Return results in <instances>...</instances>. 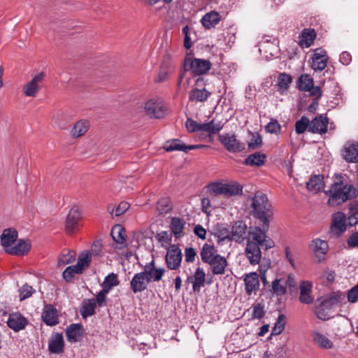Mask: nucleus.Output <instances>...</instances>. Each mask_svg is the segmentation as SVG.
<instances>
[{
  "label": "nucleus",
  "mask_w": 358,
  "mask_h": 358,
  "mask_svg": "<svg viewBox=\"0 0 358 358\" xmlns=\"http://www.w3.org/2000/svg\"><path fill=\"white\" fill-rule=\"evenodd\" d=\"M345 175L335 173L333 182L324 194L329 197L327 204L329 206H338L358 196V189L352 184L345 182Z\"/></svg>",
  "instance_id": "nucleus-1"
},
{
  "label": "nucleus",
  "mask_w": 358,
  "mask_h": 358,
  "mask_svg": "<svg viewBox=\"0 0 358 358\" xmlns=\"http://www.w3.org/2000/svg\"><path fill=\"white\" fill-rule=\"evenodd\" d=\"M252 208L253 215L260 220L264 228H268L271 205L266 195L262 192H257L252 197Z\"/></svg>",
  "instance_id": "nucleus-2"
},
{
  "label": "nucleus",
  "mask_w": 358,
  "mask_h": 358,
  "mask_svg": "<svg viewBox=\"0 0 358 358\" xmlns=\"http://www.w3.org/2000/svg\"><path fill=\"white\" fill-rule=\"evenodd\" d=\"M268 228H264L262 224V228L255 227L249 231V236L247 243H255L262 247H264L265 250H268L274 247V242L266 234V231Z\"/></svg>",
  "instance_id": "nucleus-3"
},
{
  "label": "nucleus",
  "mask_w": 358,
  "mask_h": 358,
  "mask_svg": "<svg viewBox=\"0 0 358 358\" xmlns=\"http://www.w3.org/2000/svg\"><path fill=\"white\" fill-rule=\"evenodd\" d=\"M218 139L224 148L229 152H240L245 150V145L237 139L235 133L219 134Z\"/></svg>",
  "instance_id": "nucleus-4"
},
{
  "label": "nucleus",
  "mask_w": 358,
  "mask_h": 358,
  "mask_svg": "<svg viewBox=\"0 0 358 358\" xmlns=\"http://www.w3.org/2000/svg\"><path fill=\"white\" fill-rule=\"evenodd\" d=\"M189 64V69L194 76H201L206 73L212 67V64L209 60L203 59L194 58L192 59L189 57L185 59V71H187L186 66Z\"/></svg>",
  "instance_id": "nucleus-5"
},
{
  "label": "nucleus",
  "mask_w": 358,
  "mask_h": 358,
  "mask_svg": "<svg viewBox=\"0 0 358 358\" xmlns=\"http://www.w3.org/2000/svg\"><path fill=\"white\" fill-rule=\"evenodd\" d=\"M145 114L150 118L160 119L166 114L164 102L159 99H151L145 103Z\"/></svg>",
  "instance_id": "nucleus-6"
},
{
  "label": "nucleus",
  "mask_w": 358,
  "mask_h": 358,
  "mask_svg": "<svg viewBox=\"0 0 358 358\" xmlns=\"http://www.w3.org/2000/svg\"><path fill=\"white\" fill-rule=\"evenodd\" d=\"M347 218L345 215L342 212H337L332 216V220L330 228V236L332 238H337L347 229Z\"/></svg>",
  "instance_id": "nucleus-7"
},
{
  "label": "nucleus",
  "mask_w": 358,
  "mask_h": 358,
  "mask_svg": "<svg viewBox=\"0 0 358 358\" xmlns=\"http://www.w3.org/2000/svg\"><path fill=\"white\" fill-rule=\"evenodd\" d=\"M182 258V251L177 245H171L169 248L167 249L165 262L169 269H178L180 266Z\"/></svg>",
  "instance_id": "nucleus-8"
},
{
  "label": "nucleus",
  "mask_w": 358,
  "mask_h": 358,
  "mask_svg": "<svg viewBox=\"0 0 358 358\" xmlns=\"http://www.w3.org/2000/svg\"><path fill=\"white\" fill-rule=\"evenodd\" d=\"M249 231L247 224L243 220H238L234 223L231 230V241L236 243H243L247 241L249 236Z\"/></svg>",
  "instance_id": "nucleus-9"
},
{
  "label": "nucleus",
  "mask_w": 358,
  "mask_h": 358,
  "mask_svg": "<svg viewBox=\"0 0 358 358\" xmlns=\"http://www.w3.org/2000/svg\"><path fill=\"white\" fill-rule=\"evenodd\" d=\"M45 77V74L44 72L37 73L29 82L24 85V94L26 96H36L40 89V84L42 83Z\"/></svg>",
  "instance_id": "nucleus-10"
},
{
  "label": "nucleus",
  "mask_w": 358,
  "mask_h": 358,
  "mask_svg": "<svg viewBox=\"0 0 358 358\" xmlns=\"http://www.w3.org/2000/svg\"><path fill=\"white\" fill-rule=\"evenodd\" d=\"M311 59V68L315 71H322L327 66L329 57L324 50L318 48L314 51Z\"/></svg>",
  "instance_id": "nucleus-11"
},
{
  "label": "nucleus",
  "mask_w": 358,
  "mask_h": 358,
  "mask_svg": "<svg viewBox=\"0 0 358 358\" xmlns=\"http://www.w3.org/2000/svg\"><path fill=\"white\" fill-rule=\"evenodd\" d=\"M65 332L67 341L74 343L82 341L85 329L81 324L73 323L66 327Z\"/></svg>",
  "instance_id": "nucleus-12"
},
{
  "label": "nucleus",
  "mask_w": 358,
  "mask_h": 358,
  "mask_svg": "<svg viewBox=\"0 0 358 358\" xmlns=\"http://www.w3.org/2000/svg\"><path fill=\"white\" fill-rule=\"evenodd\" d=\"M328 123L329 119L325 115H319L310 121L308 131L313 134H325L327 131Z\"/></svg>",
  "instance_id": "nucleus-13"
},
{
  "label": "nucleus",
  "mask_w": 358,
  "mask_h": 358,
  "mask_svg": "<svg viewBox=\"0 0 358 358\" xmlns=\"http://www.w3.org/2000/svg\"><path fill=\"white\" fill-rule=\"evenodd\" d=\"M143 271L150 282H158L162 280L165 273L163 268H156L155 262L152 259L150 262L147 263L143 267Z\"/></svg>",
  "instance_id": "nucleus-14"
},
{
  "label": "nucleus",
  "mask_w": 358,
  "mask_h": 358,
  "mask_svg": "<svg viewBox=\"0 0 358 358\" xmlns=\"http://www.w3.org/2000/svg\"><path fill=\"white\" fill-rule=\"evenodd\" d=\"M342 156L349 163L358 162V142L348 141L343 146Z\"/></svg>",
  "instance_id": "nucleus-15"
},
{
  "label": "nucleus",
  "mask_w": 358,
  "mask_h": 358,
  "mask_svg": "<svg viewBox=\"0 0 358 358\" xmlns=\"http://www.w3.org/2000/svg\"><path fill=\"white\" fill-rule=\"evenodd\" d=\"M149 283L150 282L143 271L133 276L130 282L131 289L134 294L143 292L147 289Z\"/></svg>",
  "instance_id": "nucleus-16"
},
{
  "label": "nucleus",
  "mask_w": 358,
  "mask_h": 358,
  "mask_svg": "<svg viewBox=\"0 0 358 358\" xmlns=\"http://www.w3.org/2000/svg\"><path fill=\"white\" fill-rule=\"evenodd\" d=\"M28 324L27 320L20 313H13L9 315L7 325L15 332L24 329Z\"/></svg>",
  "instance_id": "nucleus-17"
},
{
  "label": "nucleus",
  "mask_w": 358,
  "mask_h": 358,
  "mask_svg": "<svg viewBox=\"0 0 358 358\" xmlns=\"http://www.w3.org/2000/svg\"><path fill=\"white\" fill-rule=\"evenodd\" d=\"M311 246L313 251L317 259V262H322L325 259V256L329 250V244L326 241L320 238L314 239L312 241Z\"/></svg>",
  "instance_id": "nucleus-18"
},
{
  "label": "nucleus",
  "mask_w": 358,
  "mask_h": 358,
  "mask_svg": "<svg viewBox=\"0 0 358 358\" xmlns=\"http://www.w3.org/2000/svg\"><path fill=\"white\" fill-rule=\"evenodd\" d=\"M259 245L255 243H247L245 254L249 262L252 265H257L259 263L262 258V252Z\"/></svg>",
  "instance_id": "nucleus-19"
},
{
  "label": "nucleus",
  "mask_w": 358,
  "mask_h": 358,
  "mask_svg": "<svg viewBox=\"0 0 358 358\" xmlns=\"http://www.w3.org/2000/svg\"><path fill=\"white\" fill-rule=\"evenodd\" d=\"M80 219V208L75 206L71 208L66 220V231L67 234H72Z\"/></svg>",
  "instance_id": "nucleus-20"
},
{
  "label": "nucleus",
  "mask_w": 358,
  "mask_h": 358,
  "mask_svg": "<svg viewBox=\"0 0 358 358\" xmlns=\"http://www.w3.org/2000/svg\"><path fill=\"white\" fill-rule=\"evenodd\" d=\"M313 284L310 281L303 280L299 285L300 295L299 301L303 304H310L313 302L314 298L311 295Z\"/></svg>",
  "instance_id": "nucleus-21"
},
{
  "label": "nucleus",
  "mask_w": 358,
  "mask_h": 358,
  "mask_svg": "<svg viewBox=\"0 0 358 358\" xmlns=\"http://www.w3.org/2000/svg\"><path fill=\"white\" fill-rule=\"evenodd\" d=\"M41 317L48 326H55L59 323L57 310L50 304L45 306Z\"/></svg>",
  "instance_id": "nucleus-22"
},
{
  "label": "nucleus",
  "mask_w": 358,
  "mask_h": 358,
  "mask_svg": "<svg viewBox=\"0 0 358 358\" xmlns=\"http://www.w3.org/2000/svg\"><path fill=\"white\" fill-rule=\"evenodd\" d=\"M64 337L62 333L55 334L50 339L48 350L50 353L60 354L64 351Z\"/></svg>",
  "instance_id": "nucleus-23"
},
{
  "label": "nucleus",
  "mask_w": 358,
  "mask_h": 358,
  "mask_svg": "<svg viewBox=\"0 0 358 358\" xmlns=\"http://www.w3.org/2000/svg\"><path fill=\"white\" fill-rule=\"evenodd\" d=\"M334 306L327 298L324 299L315 309L317 317L322 320H327L331 317V310Z\"/></svg>",
  "instance_id": "nucleus-24"
},
{
  "label": "nucleus",
  "mask_w": 358,
  "mask_h": 358,
  "mask_svg": "<svg viewBox=\"0 0 358 358\" xmlns=\"http://www.w3.org/2000/svg\"><path fill=\"white\" fill-rule=\"evenodd\" d=\"M244 282L245 289L248 295H251L253 292L258 290L259 288V276L256 272L246 274Z\"/></svg>",
  "instance_id": "nucleus-25"
},
{
  "label": "nucleus",
  "mask_w": 358,
  "mask_h": 358,
  "mask_svg": "<svg viewBox=\"0 0 358 358\" xmlns=\"http://www.w3.org/2000/svg\"><path fill=\"white\" fill-rule=\"evenodd\" d=\"M31 249V243L28 241L20 240L13 247L6 249V252L13 255L23 256Z\"/></svg>",
  "instance_id": "nucleus-26"
},
{
  "label": "nucleus",
  "mask_w": 358,
  "mask_h": 358,
  "mask_svg": "<svg viewBox=\"0 0 358 358\" xmlns=\"http://www.w3.org/2000/svg\"><path fill=\"white\" fill-rule=\"evenodd\" d=\"M221 20V15L217 11L213 10L206 13L201 18L202 25L208 29L215 27Z\"/></svg>",
  "instance_id": "nucleus-27"
},
{
  "label": "nucleus",
  "mask_w": 358,
  "mask_h": 358,
  "mask_svg": "<svg viewBox=\"0 0 358 358\" xmlns=\"http://www.w3.org/2000/svg\"><path fill=\"white\" fill-rule=\"evenodd\" d=\"M266 155L257 152L248 155L244 160L243 164L248 166H262L265 164Z\"/></svg>",
  "instance_id": "nucleus-28"
},
{
  "label": "nucleus",
  "mask_w": 358,
  "mask_h": 358,
  "mask_svg": "<svg viewBox=\"0 0 358 358\" xmlns=\"http://www.w3.org/2000/svg\"><path fill=\"white\" fill-rule=\"evenodd\" d=\"M211 95V92L206 88H193L189 93V101L192 102H204Z\"/></svg>",
  "instance_id": "nucleus-29"
},
{
  "label": "nucleus",
  "mask_w": 358,
  "mask_h": 358,
  "mask_svg": "<svg viewBox=\"0 0 358 358\" xmlns=\"http://www.w3.org/2000/svg\"><path fill=\"white\" fill-rule=\"evenodd\" d=\"M17 238V231L15 229H6L1 236V243L5 250L14 243Z\"/></svg>",
  "instance_id": "nucleus-30"
},
{
  "label": "nucleus",
  "mask_w": 358,
  "mask_h": 358,
  "mask_svg": "<svg viewBox=\"0 0 358 358\" xmlns=\"http://www.w3.org/2000/svg\"><path fill=\"white\" fill-rule=\"evenodd\" d=\"M315 38L316 33L314 29H304L300 35L299 45L308 48L313 43Z\"/></svg>",
  "instance_id": "nucleus-31"
},
{
  "label": "nucleus",
  "mask_w": 358,
  "mask_h": 358,
  "mask_svg": "<svg viewBox=\"0 0 358 358\" xmlns=\"http://www.w3.org/2000/svg\"><path fill=\"white\" fill-rule=\"evenodd\" d=\"M206 280V273L204 270L198 267L192 277V289L194 292H199L201 287L204 285Z\"/></svg>",
  "instance_id": "nucleus-32"
},
{
  "label": "nucleus",
  "mask_w": 358,
  "mask_h": 358,
  "mask_svg": "<svg viewBox=\"0 0 358 358\" xmlns=\"http://www.w3.org/2000/svg\"><path fill=\"white\" fill-rule=\"evenodd\" d=\"M323 179L324 177L321 175L312 176L306 183L307 189L315 194L321 191L324 185Z\"/></svg>",
  "instance_id": "nucleus-33"
},
{
  "label": "nucleus",
  "mask_w": 358,
  "mask_h": 358,
  "mask_svg": "<svg viewBox=\"0 0 358 358\" xmlns=\"http://www.w3.org/2000/svg\"><path fill=\"white\" fill-rule=\"evenodd\" d=\"M96 301L94 299H85L82 303L80 312L83 318H87L95 313Z\"/></svg>",
  "instance_id": "nucleus-34"
},
{
  "label": "nucleus",
  "mask_w": 358,
  "mask_h": 358,
  "mask_svg": "<svg viewBox=\"0 0 358 358\" xmlns=\"http://www.w3.org/2000/svg\"><path fill=\"white\" fill-rule=\"evenodd\" d=\"M224 123L222 122H215V119H213L208 122L203 123L201 127V131L208 132L209 135L215 134L222 129Z\"/></svg>",
  "instance_id": "nucleus-35"
},
{
  "label": "nucleus",
  "mask_w": 358,
  "mask_h": 358,
  "mask_svg": "<svg viewBox=\"0 0 358 358\" xmlns=\"http://www.w3.org/2000/svg\"><path fill=\"white\" fill-rule=\"evenodd\" d=\"M243 194V186L236 182L224 183V196L231 197Z\"/></svg>",
  "instance_id": "nucleus-36"
},
{
  "label": "nucleus",
  "mask_w": 358,
  "mask_h": 358,
  "mask_svg": "<svg viewBox=\"0 0 358 358\" xmlns=\"http://www.w3.org/2000/svg\"><path fill=\"white\" fill-rule=\"evenodd\" d=\"M185 148L186 145L178 138L167 141L164 145V149L166 152L183 151L185 152Z\"/></svg>",
  "instance_id": "nucleus-37"
},
{
  "label": "nucleus",
  "mask_w": 358,
  "mask_h": 358,
  "mask_svg": "<svg viewBox=\"0 0 358 358\" xmlns=\"http://www.w3.org/2000/svg\"><path fill=\"white\" fill-rule=\"evenodd\" d=\"M185 225V222L183 219L180 217H172L170 223V227L172 233L176 238L180 237L183 229Z\"/></svg>",
  "instance_id": "nucleus-38"
},
{
  "label": "nucleus",
  "mask_w": 358,
  "mask_h": 358,
  "mask_svg": "<svg viewBox=\"0 0 358 358\" xmlns=\"http://www.w3.org/2000/svg\"><path fill=\"white\" fill-rule=\"evenodd\" d=\"M215 230L214 235L217 238L218 243H222L225 241H231V233L227 227L223 225H217Z\"/></svg>",
  "instance_id": "nucleus-39"
},
{
  "label": "nucleus",
  "mask_w": 358,
  "mask_h": 358,
  "mask_svg": "<svg viewBox=\"0 0 358 358\" xmlns=\"http://www.w3.org/2000/svg\"><path fill=\"white\" fill-rule=\"evenodd\" d=\"M313 85V79L308 74H302L297 80V87L300 91H310Z\"/></svg>",
  "instance_id": "nucleus-40"
},
{
  "label": "nucleus",
  "mask_w": 358,
  "mask_h": 358,
  "mask_svg": "<svg viewBox=\"0 0 358 358\" xmlns=\"http://www.w3.org/2000/svg\"><path fill=\"white\" fill-rule=\"evenodd\" d=\"M89 128L88 122L86 120L78 121L71 131V134L73 138H78L85 134Z\"/></svg>",
  "instance_id": "nucleus-41"
},
{
  "label": "nucleus",
  "mask_w": 358,
  "mask_h": 358,
  "mask_svg": "<svg viewBox=\"0 0 358 358\" xmlns=\"http://www.w3.org/2000/svg\"><path fill=\"white\" fill-rule=\"evenodd\" d=\"M216 254L217 250L214 245L207 243L203 245L200 251L201 259L203 263L208 262L210 258L213 257Z\"/></svg>",
  "instance_id": "nucleus-42"
},
{
  "label": "nucleus",
  "mask_w": 358,
  "mask_h": 358,
  "mask_svg": "<svg viewBox=\"0 0 358 358\" xmlns=\"http://www.w3.org/2000/svg\"><path fill=\"white\" fill-rule=\"evenodd\" d=\"M313 339L314 342L322 348L330 349L333 346V343L331 340L319 332H314L313 334Z\"/></svg>",
  "instance_id": "nucleus-43"
},
{
  "label": "nucleus",
  "mask_w": 358,
  "mask_h": 358,
  "mask_svg": "<svg viewBox=\"0 0 358 358\" xmlns=\"http://www.w3.org/2000/svg\"><path fill=\"white\" fill-rule=\"evenodd\" d=\"M111 236L114 241L117 243H124L125 239V230L120 224L114 226L110 232Z\"/></svg>",
  "instance_id": "nucleus-44"
},
{
  "label": "nucleus",
  "mask_w": 358,
  "mask_h": 358,
  "mask_svg": "<svg viewBox=\"0 0 358 358\" xmlns=\"http://www.w3.org/2000/svg\"><path fill=\"white\" fill-rule=\"evenodd\" d=\"M155 237L156 240L161 243V246L164 249L167 250L171 245V243L172 240V236L168 231H162L159 233H157Z\"/></svg>",
  "instance_id": "nucleus-45"
},
{
  "label": "nucleus",
  "mask_w": 358,
  "mask_h": 358,
  "mask_svg": "<svg viewBox=\"0 0 358 358\" xmlns=\"http://www.w3.org/2000/svg\"><path fill=\"white\" fill-rule=\"evenodd\" d=\"M292 81V78L290 75L285 73H281L279 75L278 79V86L282 94L288 90Z\"/></svg>",
  "instance_id": "nucleus-46"
},
{
  "label": "nucleus",
  "mask_w": 358,
  "mask_h": 358,
  "mask_svg": "<svg viewBox=\"0 0 358 358\" xmlns=\"http://www.w3.org/2000/svg\"><path fill=\"white\" fill-rule=\"evenodd\" d=\"M120 281L117 279V275L114 273H110L105 277L101 286L103 289L110 292L113 287L118 285Z\"/></svg>",
  "instance_id": "nucleus-47"
},
{
  "label": "nucleus",
  "mask_w": 358,
  "mask_h": 358,
  "mask_svg": "<svg viewBox=\"0 0 358 358\" xmlns=\"http://www.w3.org/2000/svg\"><path fill=\"white\" fill-rule=\"evenodd\" d=\"M92 261V254L91 252H88V251H85V252H82L78 259V262L76 263V266L78 268H79L82 271H83V270L88 267L90 262Z\"/></svg>",
  "instance_id": "nucleus-48"
},
{
  "label": "nucleus",
  "mask_w": 358,
  "mask_h": 358,
  "mask_svg": "<svg viewBox=\"0 0 358 358\" xmlns=\"http://www.w3.org/2000/svg\"><path fill=\"white\" fill-rule=\"evenodd\" d=\"M285 323L286 317L285 315H279L273 327L272 328L271 336H277L280 334L285 329Z\"/></svg>",
  "instance_id": "nucleus-49"
},
{
  "label": "nucleus",
  "mask_w": 358,
  "mask_h": 358,
  "mask_svg": "<svg viewBox=\"0 0 358 358\" xmlns=\"http://www.w3.org/2000/svg\"><path fill=\"white\" fill-rule=\"evenodd\" d=\"M272 289L274 294L278 296H282L287 292L285 281L282 279H275L272 282Z\"/></svg>",
  "instance_id": "nucleus-50"
},
{
  "label": "nucleus",
  "mask_w": 358,
  "mask_h": 358,
  "mask_svg": "<svg viewBox=\"0 0 358 358\" xmlns=\"http://www.w3.org/2000/svg\"><path fill=\"white\" fill-rule=\"evenodd\" d=\"M172 209V206L169 198H161L157 203V210L160 214H165L170 212Z\"/></svg>",
  "instance_id": "nucleus-51"
},
{
  "label": "nucleus",
  "mask_w": 358,
  "mask_h": 358,
  "mask_svg": "<svg viewBox=\"0 0 358 358\" xmlns=\"http://www.w3.org/2000/svg\"><path fill=\"white\" fill-rule=\"evenodd\" d=\"M310 125V120L307 117L303 115L296 122L295 131L297 134H301L304 133L307 129L309 128Z\"/></svg>",
  "instance_id": "nucleus-52"
},
{
  "label": "nucleus",
  "mask_w": 358,
  "mask_h": 358,
  "mask_svg": "<svg viewBox=\"0 0 358 358\" xmlns=\"http://www.w3.org/2000/svg\"><path fill=\"white\" fill-rule=\"evenodd\" d=\"M83 271L77 267L76 265L69 266L63 272V278L67 282H69L71 281L74 275L82 273Z\"/></svg>",
  "instance_id": "nucleus-53"
},
{
  "label": "nucleus",
  "mask_w": 358,
  "mask_h": 358,
  "mask_svg": "<svg viewBox=\"0 0 358 358\" xmlns=\"http://www.w3.org/2000/svg\"><path fill=\"white\" fill-rule=\"evenodd\" d=\"M228 265L227 261L225 257H223L219 262H216L211 268V271L213 275H222L225 272V268Z\"/></svg>",
  "instance_id": "nucleus-54"
},
{
  "label": "nucleus",
  "mask_w": 358,
  "mask_h": 358,
  "mask_svg": "<svg viewBox=\"0 0 358 358\" xmlns=\"http://www.w3.org/2000/svg\"><path fill=\"white\" fill-rule=\"evenodd\" d=\"M19 292L20 300L23 301L29 298L35 292V289L28 284H24L20 287Z\"/></svg>",
  "instance_id": "nucleus-55"
},
{
  "label": "nucleus",
  "mask_w": 358,
  "mask_h": 358,
  "mask_svg": "<svg viewBox=\"0 0 358 358\" xmlns=\"http://www.w3.org/2000/svg\"><path fill=\"white\" fill-rule=\"evenodd\" d=\"M75 259L76 252L74 251H69L59 259L58 263L59 265H66L72 263Z\"/></svg>",
  "instance_id": "nucleus-56"
},
{
  "label": "nucleus",
  "mask_w": 358,
  "mask_h": 358,
  "mask_svg": "<svg viewBox=\"0 0 358 358\" xmlns=\"http://www.w3.org/2000/svg\"><path fill=\"white\" fill-rule=\"evenodd\" d=\"M209 190L216 195H224V183L213 182L208 185Z\"/></svg>",
  "instance_id": "nucleus-57"
},
{
  "label": "nucleus",
  "mask_w": 358,
  "mask_h": 358,
  "mask_svg": "<svg viewBox=\"0 0 358 358\" xmlns=\"http://www.w3.org/2000/svg\"><path fill=\"white\" fill-rule=\"evenodd\" d=\"M265 129L268 133L278 134L280 132V124L276 120H271L265 127Z\"/></svg>",
  "instance_id": "nucleus-58"
},
{
  "label": "nucleus",
  "mask_w": 358,
  "mask_h": 358,
  "mask_svg": "<svg viewBox=\"0 0 358 358\" xmlns=\"http://www.w3.org/2000/svg\"><path fill=\"white\" fill-rule=\"evenodd\" d=\"M265 315V310H264V306L261 303H258L255 306H253V310H252V318L254 319H262Z\"/></svg>",
  "instance_id": "nucleus-59"
},
{
  "label": "nucleus",
  "mask_w": 358,
  "mask_h": 358,
  "mask_svg": "<svg viewBox=\"0 0 358 358\" xmlns=\"http://www.w3.org/2000/svg\"><path fill=\"white\" fill-rule=\"evenodd\" d=\"M202 124H199L191 118L186 121V128L189 132L201 131Z\"/></svg>",
  "instance_id": "nucleus-60"
},
{
  "label": "nucleus",
  "mask_w": 358,
  "mask_h": 358,
  "mask_svg": "<svg viewBox=\"0 0 358 358\" xmlns=\"http://www.w3.org/2000/svg\"><path fill=\"white\" fill-rule=\"evenodd\" d=\"M262 136L258 134H254L251 141L248 143V148L250 149H256L262 147Z\"/></svg>",
  "instance_id": "nucleus-61"
},
{
  "label": "nucleus",
  "mask_w": 358,
  "mask_h": 358,
  "mask_svg": "<svg viewBox=\"0 0 358 358\" xmlns=\"http://www.w3.org/2000/svg\"><path fill=\"white\" fill-rule=\"evenodd\" d=\"M345 298V294L341 292H333L331 294L327 297V299L332 302L334 306L336 305L338 303L342 302Z\"/></svg>",
  "instance_id": "nucleus-62"
},
{
  "label": "nucleus",
  "mask_w": 358,
  "mask_h": 358,
  "mask_svg": "<svg viewBox=\"0 0 358 358\" xmlns=\"http://www.w3.org/2000/svg\"><path fill=\"white\" fill-rule=\"evenodd\" d=\"M109 292L106 289H104L102 288L101 290H100L96 296V303H97V305L99 306V307H102L105 305V302H106V294L108 293Z\"/></svg>",
  "instance_id": "nucleus-63"
},
{
  "label": "nucleus",
  "mask_w": 358,
  "mask_h": 358,
  "mask_svg": "<svg viewBox=\"0 0 358 358\" xmlns=\"http://www.w3.org/2000/svg\"><path fill=\"white\" fill-rule=\"evenodd\" d=\"M347 296L348 301L351 303L358 301V283L348 291Z\"/></svg>",
  "instance_id": "nucleus-64"
}]
</instances>
